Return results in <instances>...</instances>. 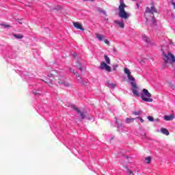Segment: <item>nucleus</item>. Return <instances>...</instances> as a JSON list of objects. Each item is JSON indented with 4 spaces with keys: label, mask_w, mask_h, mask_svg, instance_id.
Masks as SVG:
<instances>
[{
    "label": "nucleus",
    "mask_w": 175,
    "mask_h": 175,
    "mask_svg": "<svg viewBox=\"0 0 175 175\" xmlns=\"http://www.w3.org/2000/svg\"><path fill=\"white\" fill-rule=\"evenodd\" d=\"M132 113L134 115V116H140V114H142V111H133L132 112Z\"/></svg>",
    "instance_id": "obj_22"
},
{
    "label": "nucleus",
    "mask_w": 175,
    "mask_h": 175,
    "mask_svg": "<svg viewBox=\"0 0 175 175\" xmlns=\"http://www.w3.org/2000/svg\"><path fill=\"white\" fill-rule=\"evenodd\" d=\"M70 72H71V73H73V75H75V70H73V69H71V70H70Z\"/></svg>",
    "instance_id": "obj_34"
},
{
    "label": "nucleus",
    "mask_w": 175,
    "mask_h": 175,
    "mask_svg": "<svg viewBox=\"0 0 175 175\" xmlns=\"http://www.w3.org/2000/svg\"><path fill=\"white\" fill-rule=\"evenodd\" d=\"M97 12H98V13H101L102 14H105V16L107 15L106 11H105L103 9H102L100 8H97Z\"/></svg>",
    "instance_id": "obj_18"
},
{
    "label": "nucleus",
    "mask_w": 175,
    "mask_h": 175,
    "mask_svg": "<svg viewBox=\"0 0 175 175\" xmlns=\"http://www.w3.org/2000/svg\"><path fill=\"white\" fill-rule=\"evenodd\" d=\"M175 118V116H174V114L172 113L171 115H165L164 116V120L165 121H173V120H174Z\"/></svg>",
    "instance_id": "obj_9"
},
{
    "label": "nucleus",
    "mask_w": 175,
    "mask_h": 175,
    "mask_svg": "<svg viewBox=\"0 0 175 175\" xmlns=\"http://www.w3.org/2000/svg\"><path fill=\"white\" fill-rule=\"evenodd\" d=\"M12 36H14V38H16V39H23L24 38V36H23L22 34L13 33Z\"/></svg>",
    "instance_id": "obj_15"
},
{
    "label": "nucleus",
    "mask_w": 175,
    "mask_h": 175,
    "mask_svg": "<svg viewBox=\"0 0 175 175\" xmlns=\"http://www.w3.org/2000/svg\"><path fill=\"white\" fill-rule=\"evenodd\" d=\"M148 120H149L150 122H152L154 121V118L152 116H148Z\"/></svg>",
    "instance_id": "obj_27"
},
{
    "label": "nucleus",
    "mask_w": 175,
    "mask_h": 175,
    "mask_svg": "<svg viewBox=\"0 0 175 175\" xmlns=\"http://www.w3.org/2000/svg\"><path fill=\"white\" fill-rule=\"evenodd\" d=\"M84 2L90 1V2H95V0H83Z\"/></svg>",
    "instance_id": "obj_31"
},
{
    "label": "nucleus",
    "mask_w": 175,
    "mask_h": 175,
    "mask_svg": "<svg viewBox=\"0 0 175 175\" xmlns=\"http://www.w3.org/2000/svg\"><path fill=\"white\" fill-rule=\"evenodd\" d=\"M137 9H139V3H137Z\"/></svg>",
    "instance_id": "obj_39"
},
{
    "label": "nucleus",
    "mask_w": 175,
    "mask_h": 175,
    "mask_svg": "<svg viewBox=\"0 0 175 175\" xmlns=\"http://www.w3.org/2000/svg\"><path fill=\"white\" fill-rule=\"evenodd\" d=\"M115 120L116 121V124H118V125H120V122H118V119L117 118H115Z\"/></svg>",
    "instance_id": "obj_33"
},
{
    "label": "nucleus",
    "mask_w": 175,
    "mask_h": 175,
    "mask_svg": "<svg viewBox=\"0 0 175 175\" xmlns=\"http://www.w3.org/2000/svg\"><path fill=\"white\" fill-rule=\"evenodd\" d=\"M53 74H50V75H49L48 76H49V77H53Z\"/></svg>",
    "instance_id": "obj_35"
},
{
    "label": "nucleus",
    "mask_w": 175,
    "mask_h": 175,
    "mask_svg": "<svg viewBox=\"0 0 175 175\" xmlns=\"http://www.w3.org/2000/svg\"><path fill=\"white\" fill-rule=\"evenodd\" d=\"M74 57H76V55H74Z\"/></svg>",
    "instance_id": "obj_42"
},
{
    "label": "nucleus",
    "mask_w": 175,
    "mask_h": 175,
    "mask_svg": "<svg viewBox=\"0 0 175 175\" xmlns=\"http://www.w3.org/2000/svg\"><path fill=\"white\" fill-rule=\"evenodd\" d=\"M152 95L147 89L142 90V94L141 95V98L144 102H152V98H151Z\"/></svg>",
    "instance_id": "obj_3"
},
{
    "label": "nucleus",
    "mask_w": 175,
    "mask_h": 175,
    "mask_svg": "<svg viewBox=\"0 0 175 175\" xmlns=\"http://www.w3.org/2000/svg\"><path fill=\"white\" fill-rule=\"evenodd\" d=\"M142 137H146V133H144V135H142Z\"/></svg>",
    "instance_id": "obj_37"
},
{
    "label": "nucleus",
    "mask_w": 175,
    "mask_h": 175,
    "mask_svg": "<svg viewBox=\"0 0 175 175\" xmlns=\"http://www.w3.org/2000/svg\"><path fill=\"white\" fill-rule=\"evenodd\" d=\"M74 75L77 77V79L78 80V83H79V84H85V83H84L83 79L80 77V75H79V73L74 72Z\"/></svg>",
    "instance_id": "obj_11"
},
{
    "label": "nucleus",
    "mask_w": 175,
    "mask_h": 175,
    "mask_svg": "<svg viewBox=\"0 0 175 175\" xmlns=\"http://www.w3.org/2000/svg\"><path fill=\"white\" fill-rule=\"evenodd\" d=\"M104 59L105 62H101L99 68L101 70H106L107 72H109L110 73V72H111V67L109 66L111 64L110 57H108L107 55H105Z\"/></svg>",
    "instance_id": "obj_2"
},
{
    "label": "nucleus",
    "mask_w": 175,
    "mask_h": 175,
    "mask_svg": "<svg viewBox=\"0 0 175 175\" xmlns=\"http://www.w3.org/2000/svg\"><path fill=\"white\" fill-rule=\"evenodd\" d=\"M72 24L74 27L77 28V29H81V31H84V28H83L81 23L79 22H73Z\"/></svg>",
    "instance_id": "obj_8"
},
{
    "label": "nucleus",
    "mask_w": 175,
    "mask_h": 175,
    "mask_svg": "<svg viewBox=\"0 0 175 175\" xmlns=\"http://www.w3.org/2000/svg\"><path fill=\"white\" fill-rule=\"evenodd\" d=\"M157 8L154 5H152L150 8L147 7L146 8L145 13H151L152 14H154V13H157Z\"/></svg>",
    "instance_id": "obj_7"
},
{
    "label": "nucleus",
    "mask_w": 175,
    "mask_h": 175,
    "mask_svg": "<svg viewBox=\"0 0 175 175\" xmlns=\"http://www.w3.org/2000/svg\"><path fill=\"white\" fill-rule=\"evenodd\" d=\"M76 66L79 70H81V72H83V66L80 62H77Z\"/></svg>",
    "instance_id": "obj_17"
},
{
    "label": "nucleus",
    "mask_w": 175,
    "mask_h": 175,
    "mask_svg": "<svg viewBox=\"0 0 175 175\" xmlns=\"http://www.w3.org/2000/svg\"><path fill=\"white\" fill-rule=\"evenodd\" d=\"M116 84L110 82V81H108L107 83V87H109V88H114L116 87Z\"/></svg>",
    "instance_id": "obj_19"
},
{
    "label": "nucleus",
    "mask_w": 175,
    "mask_h": 175,
    "mask_svg": "<svg viewBox=\"0 0 175 175\" xmlns=\"http://www.w3.org/2000/svg\"><path fill=\"white\" fill-rule=\"evenodd\" d=\"M143 40H144V42H146V43H150V42H151L150 38H148V36L146 35L143 36Z\"/></svg>",
    "instance_id": "obj_16"
},
{
    "label": "nucleus",
    "mask_w": 175,
    "mask_h": 175,
    "mask_svg": "<svg viewBox=\"0 0 175 175\" xmlns=\"http://www.w3.org/2000/svg\"><path fill=\"white\" fill-rule=\"evenodd\" d=\"M137 118H138V120H139V121H140L141 122H144V120H143V118H142V117H137Z\"/></svg>",
    "instance_id": "obj_29"
},
{
    "label": "nucleus",
    "mask_w": 175,
    "mask_h": 175,
    "mask_svg": "<svg viewBox=\"0 0 175 175\" xmlns=\"http://www.w3.org/2000/svg\"><path fill=\"white\" fill-rule=\"evenodd\" d=\"M118 66V64H113V70H117V67Z\"/></svg>",
    "instance_id": "obj_26"
},
{
    "label": "nucleus",
    "mask_w": 175,
    "mask_h": 175,
    "mask_svg": "<svg viewBox=\"0 0 175 175\" xmlns=\"http://www.w3.org/2000/svg\"><path fill=\"white\" fill-rule=\"evenodd\" d=\"M49 87H53V85H51V83L49 84Z\"/></svg>",
    "instance_id": "obj_41"
},
{
    "label": "nucleus",
    "mask_w": 175,
    "mask_h": 175,
    "mask_svg": "<svg viewBox=\"0 0 175 175\" xmlns=\"http://www.w3.org/2000/svg\"><path fill=\"white\" fill-rule=\"evenodd\" d=\"M161 133H163V135H165L166 136H169V135H170L167 129L162 128L161 129Z\"/></svg>",
    "instance_id": "obj_13"
},
{
    "label": "nucleus",
    "mask_w": 175,
    "mask_h": 175,
    "mask_svg": "<svg viewBox=\"0 0 175 175\" xmlns=\"http://www.w3.org/2000/svg\"><path fill=\"white\" fill-rule=\"evenodd\" d=\"M74 110H75V111L80 115L81 118H82V120H84L85 118V116L84 115V113H83V112L81 111L80 109H79V108L76 107H73Z\"/></svg>",
    "instance_id": "obj_10"
},
{
    "label": "nucleus",
    "mask_w": 175,
    "mask_h": 175,
    "mask_svg": "<svg viewBox=\"0 0 175 175\" xmlns=\"http://www.w3.org/2000/svg\"><path fill=\"white\" fill-rule=\"evenodd\" d=\"M96 38L97 39H98V40H100V42H102V40H103V38H105V36H100L99 34H96Z\"/></svg>",
    "instance_id": "obj_20"
},
{
    "label": "nucleus",
    "mask_w": 175,
    "mask_h": 175,
    "mask_svg": "<svg viewBox=\"0 0 175 175\" xmlns=\"http://www.w3.org/2000/svg\"><path fill=\"white\" fill-rule=\"evenodd\" d=\"M170 87L172 88V90H175V85L172 83H170Z\"/></svg>",
    "instance_id": "obj_24"
},
{
    "label": "nucleus",
    "mask_w": 175,
    "mask_h": 175,
    "mask_svg": "<svg viewBox=\"0 0 175 175\" xmlns=\"http://www.w3.org/2000/svg\"><path fill=\"white\" fill-rule=\"evenodd\" d=\"M135 120H136V118H126V124H131V122H132V121H135Z\"/></svg>",
    "instance_id": "obj_21"
},
{
    "label": "nucleus",
    "mask_w": 175,
    "mask_h": 175,
    "mask_svg": "<svg viewBox=\"0 0 175 175\" xmlns=\"http://www.w3.org/2000/svg\"><path fill=\"white\" fill-rule=\"evenodd\" d=\"M62 10V7L60 5H55L53 7L52 10H56L57 12H59V10Z\"/></svg>",
    "instance_id": "obj_14"
},
{
    "label": "nucleus",
    "mask_w": 175,
    "mask_h": 175,
    "mask_svg": "<svg viewBox=\"0 0 175 175\" xmlns=\"http://www.w3.org/2000/svg\"><path fill=\"white\" fill-rule=\"evenodd\" d=\"M20 24H23V23L21 22V21H18Z\"/></svg>",
    "instance_id": "obj_40"
},
{
    "label": "nucleus",
    "mask_w": 175,
    "mask_h": 175,
    "mask_svg": "<svg viewBox=\"0 0 175 175\" xmlns=\"http://www.w3.org/2000/svg\"><path fill=\"white\" fill-rule=\"evenodd\" d=\"M124 73L127 75V77L130 81L133 82L135 81V77L131 75V70L128 69V68H124Z\"/></svg>",
    "instance_id": "obj_5"
},
{
    "label": "nucleus",
    "mask_w": 175,
    "mask_h": 175,
    "mask_svg": "<svg viewBox=\"0 0 175 175\" xmlns=\"http://www.w3.org/2000/svg\"><path fill=\"white\" fill-rule=\"evenodd\" d=\"M154 18H155V16H154V15H153V16H152V21H153V23H154Z\"/></svg>",
    "instance_id": "obj_38"
},
{
    "label": "nucleus",
    "mask_w": 175,
    "mask_h": 175,
    "mask_svg": "<svg viewBox=\"0 0 175 175\" xmlns=\"http://www.w3.org/2000/svg\"><path fill=\"white\" fill-rule=\"evenodd\" d=\"M129 175H133V172L131 171V170H127Z\"/></svg>",
    "instance_id": "obj_28"
},
{
    "label": "nucleus",
    "mask_w": 175,
    "mask_h": 175,
    "mask_svg": "<svg viewBox=\"0 0 175 175\" xmlns=\"http://www.w3.org/2000/svg\"><path fill=\"white\" fill-rule=\"evenodd\" d=\"M172 5H173V6H174V8L175 9V3H174V2H172Z\"/></svg>",
    "instance_id": "obj_36"
},
{
    "label": "nucleus",
    "mask_w": 175,
    "mask_h": 175,
    "mask_svg": "<svg viewBox=\"0 0 175 175\" xmlns=\"http://www.w3.org/2000/svg\"><path fill=\"white\" fill-rule=\"evenodd\" d=\"M104 42H105V44H109L110 43L108 40H105Z\"/></svg>",
    "instance_id": "obj_32"
},
{
    "label": "nucleus",
    "mask_w": 175,
    "mask_h": 175,
    "mask_svg": "<svg viewBox=\"0 0 175 175\" xmlns=\"http://www.w3.org/2000/svg\"><path fill=\"white\" fill-rule=\"evenodd\" d=\"M113 23L117 24L120 27V28L124 29L125 28V25L124 24V21H114Z\"/></svg>",
    "instance_id": "obj_12"
},
{
    "label": "nucleus",
    "mask_w": 175,
    "mask_h": 175,
    "mask_svg": "<svg viewBox=\"0 0 175 175\" xmlns=\"http://www.w3.org/2000/svg\"><path fill=\"white\" fill-rule=\"evenodd\" d=\"M33 94L34 95H40V94L38 92H36V90L33 91Z\"/></svg>",
    "instance_id": "obj_30"
},
{
    "label": "nucleus",
    "mask_w": 175,
    "mask_h": 175,
    "mask_svg": "<svg viewBox=\"0 0 175 175\" xmlns=\"http://www.w3.org/2000/svg\"><path fill=\"white\" fill-rule=\"evenodd\" d=\"M131 84L133 88V94H134L135 96H139V92H137V88H139L137 87V85L136 84V83L135 81L131 82Z\"/></svg>",
    "instance_id": "obj_6"
},
{
    "label": "nucleus",
    "mask_w": 175,
    "mask_h": 175,
    "mask_svg": "<svg viewBox=\"0 0 175 175\" xmlns=\"http://www.w3.org/2000/svg\"><path fill=\"white\" fill-rule=\"evenodd\" d=\"M66 79L64 77H59L57 79V83L59 84H62L65 85V87H72V85L66 81H65Z\"/></svg>",
    "instance_id": "obj_4"
},
{
    "label": "nucleus",
    "mask_w": 175,
    "mask_h": 175,
    "mask_svg": "<svg viewBox=\"0 0 175 175\" xmlns=\"http://www.w3.org/2000/svg\"><path fill=\"white\" fill-rule=\"evenodd\" d=\"M145 159L146 161V163H150L151 162V157H146Z\"/></svg>",
    "instance_id": "obj_23"
},
{
    "label": "nucleus",
    "mask_w": 175,
    "mask_h": 175,
    "mask_svg": "<svg viewBox=\"0 0 175 175\" xmlns=\"http://www.w3.org/2000/svg\"><path fill=\"white\" fill-rule=\"evenodd\" d=\"M2 27H4V28H10V25H4V24H1Z\"/></svg>",
    "instance_id": "obj_25"
},
{
    "label": "nucleus",
    "mask_w": 175,
    "mask_h": 175,
    "mask_svg": "<svg viewBox=\"0 0 175 175\" xmlns=\"http://www.w3.org/2000/svg\"><path fill=\"white\" fill-rule=\"evenodd\" d=\"M125 8H126V5L124 3V0H120L119 17L124 18V20H128L129 18V14L125 12Z\"/></svg>",
    "instance_id": "obj_1"
}]
</instances>
